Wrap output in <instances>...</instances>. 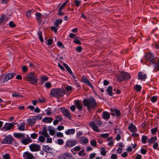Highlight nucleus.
Wrapping results in <instances>:
<instances>
[{
    "mask_svg": "<svg viewBox=\"0 0 159 159\" xmlns=\"http://www.w3.org/2000/svg\"><path fill=\"white\" fill-rule=\"evenodd\" d=\"M47 44L48 45H51L52 43L53 40L51 39H49L47 40Z\"/></svg>",
    "mask_w": 159,
    "mask_h": 159,
    "instance_id": "338daca9",
    "label": "nucleus"
},
{
    "mask_svg": "<svg viewBox=\"0 0 159 159\" xmlns=\"http://www.w3.org/2000/svg\"><path fill=\"white\" fill-rule=\"evenodd\" d=\"M56 27L55 26H52L51 27V29L53 31H54V32L55 33H57V29L56 28Z\"/></svg>",
    "mask_w": 159,
    "mask_h": 159,
    "instance_id": "e2e57ef3",
    "label": "nucleus"
},
{
    "mask_svg": "<svg viewBox=\"0 0 159 159\" xmlns=\"http://www.w3.org/2000/svg\"><path fill=\"white\" fill-rule=\"evenodd\" d=\"M5 19V15L4 14L1 15V17H0V25L2 24L3 20Z\"/></svg>",
    "mask_w": 159,
    "mask_h": 159,
    "instance_id": "8fccbe9b",
    "label": "nucleus"
},
{
    "mask_svg": "<svg viewBox=\"0 0 159 159\" xmlns=\"http://www.w3.org/2000/svg\"><path fill=\"white\" fill-rule=\"evenodd\" d=\"M55 118H56V119L58 121V122L61 121L63 120L62 118L60 116H56Z\"/></svg>",
    "mask_w": 159,
    "mask_h": 159,
    "instance_id": "5fc2aeb1",
    "label": "nucleus"
},
{
    "mask_svg": "<svg viewBox=\"0 0 159 159\" xmlns=\"http://www.w3.org/2000/svg\"><path fill=\"white\" fill-rule=\"evenodd\" d=\"M65 91L63 89H53L51 90L50 95L53 97L58 98L63 96L65 94Z\"/></svg>",
    "mask_w": 159,
    "mask_h": 159,
    "instance_id": "f257e3e1",
    "label": "nucleus"
},
{
    "mask_svg": "<svg viewBox=\"0 0 159 159\" xmlns=\"http://www.w3.org/2000/svg\"><path fill=\"white\" fill-rule=\"evenodd\" d=\"M75 132V130L74 129H68L65 132L66 135H71L74 134Z\"/></svg>",
    "mask_w": 159,
    "mask_h": 159,
    "instance_id": "412c9836",
    "label": "nucleus"
},
{
    "mask_svg": "<svg viewBox=\"0 0 159 159\" xmlns=\"http://www.w3.org/2000/svg\"><path fill=\"white\" fill-rule=\"evenodd\" d=\"M3 158L4 159H10V156L9 154L6 153L2 155Z\"/></svg>",
    "mask_w": 159,
    "mask_h": 159,
    "instance_id": "c03bdc74",
    "label": "nucleus"
},
{
    "mask_svg": "<svg viewBox=\"0 0 159 159\" xmlns=\"http://www.w3.org/2000/svg\"><path fill=\"white\" fill-rule=\"evenodd\" d=\"M101 136L102 138H106L108 137L109 136V134L107 133L102 134H101Z\"/></svg>",
    "mask_w": 159,
    "mask_h": 159,
    "instance_id": "3c124183",
    "label": "nucleus"
},
{
    "mask_svg": "<svg viewBox=\"0 0 159 159\" xmlns=\"http://www.w3.org/2000/svg\"><path fill=\"white\" fill-rule=\"evenodd\" d=\"M105 150L106 149L105 148H101V154L103 156H105L106 155V152Z\"/></svg>",
    "mask_w": 159,
    "mask_h": 159,
    "instance_id": "473e14b6",
    "label": "nucleus"
},
{
    "mask_svg": "<svg viewBox=\"0 0 159 159\" xmlns=\"http://www.w3.org/2000/svg\"><path fill=\"white\" fill-rule=\"evenodd\" d=\"M74 2L76 6L77 7H79L81 5V2L80 1L75 0Z\"/></svg>",
    "mask_w": 159,
    "mask_h": 159,
    "instance_id": "58836bf2",
    "label": "nucleus"
},
{
    "mask_svg": "<svg viewBox=\"0 0 159 159\" xmlns=\"http://www.w3.org/2000/svg\"><path fill=\"white\" fill-rule=\"evenodd\" d=\"M128 129L132 132H136L137 129L136 126L132 123H131L128 127Z\"/></svg>",
    "mask_w": 159,
    "mask_h": 159,
    "instance_id": "2eb2a0df",
    "label": "nucleus"
},
{
    "mask_svg": "<svg viewBox=\"0 0 159 159\" xmlns=\"http://www.w3.org/2000/svg\"><path fill=\"white\" fill-rule=\"evenodd\" d=\"M81 149L80 147L79 146H76L74 147L73 149H71V151L73 152V151L76 152H78Z\"/></svg>",
    "mask_w": 159,
    "mask_h": 159,
    "instance_id": "a19ab883",
    "label": "nucleus"
},
{
    "mask_svg": "<svg viewBox=\"0 0 159 159\" xmlns=\"http://www.w3.org/2000/svg\"><path fill=\"white\" fill-rule=\"evenodd\" d=\"M89 126L92 127L93 130L96 132H99V130L98 129V127L95 123L94 121L92 122L89 124Z\"/></svg>",
    "mask_w": 159,
    "mask_h": 159,
    "instance_id": "dca6fc26",
    "label": "nucleus"
},
{
    "mask_svg": "<svg viewBox=\"0 0 159 159\" xmlns=\"http://www.w3.org/2000/svg\"><path fill=\"white\" fill-rule=\"evenodd\" d=\"M52 109L50 108H48L45 111L46 112V114L48 115H51L52 114Z\"/></svg>",
    "mask_w": 159,
    "mask_h": 159,
    "instance_id": "a18cd8bd",
    "label": "nucleus"
},
{
    "mask_svg": "<svg viewBox=\"0 0 159 159\" xmlns=\"http://www.w3.org/2000/svg\"><path fill=\"white\" fill-rule=\"evenodd\" d=\"M33 11V10H30L29 11H27L26 12V16L29 18V17H30L31 16L30 15L31 13Z\"/></svg>",
    "mask_w": 159,
    "mask_h": 159,
    "instance_id": "4c0bfd02",
    "label": "nucleus"
},
{
    "mask_svg": "<svg viewBox=\"0 0 159 159\" xmlns=\"http://www.w3.org/2000/svg\"><path fill=\"white\" fill-rule=\"evenodd\" d=\"M61 111L63 114L66 117L70 118H71V115L70 112L66 109L61 107Z\"/></svg>",
    "mask_w": 159,
    "mask_h": 159,
    "instance_id": "9b49d317",
    "label": "nucleus"
},
{
    "mask_svg": "<svg viewBox=\"0 0 159 159\" xmlns=\"http://www.w3.org/2000/svg\"><path fill=\"white\" fill-rule=\"evenodd\" d=\"M158 129L157 128H154L152 129H151V132L152 134H154L156 133Z\"/></svg>",
    "mask_w": 159,
    "mask_h": 159,
    "instance_id": "09e8293b",
    "label": "nucleus"
},
{
    "mask_svg": "<svg viewBox=\"0 0 159 159\" xmlns=\"http://www.w3.org/2000/svg\"><path fill=\"white\" fill-rule=\"evenodd\" d=\"M112 111L114 112L117 116H120L121 114L120 111L117 109H114Z\"/></svg>",
    "mask_w": 159,
    "mask_h": 159,
    "instance_id": "f704fd0d",
    "label": "nucleus"
},
{
    "mask_svg": "<svg viewBox=\"0 0 159 159\" xmlns=\"http://www.w3.org/2000/svg\"><path fill=\"white\" fill-rule=\"evenodd\" d=\"M85 84H87L90 86L91 88H93L92 84L88 80L86 81V83H85Z\"/></svg>",
    "mask_w": 159,
    "mask_h": 159,
    "instance_id": "0e129e2a",
    "label": "nucleus"
},
{
    "mask_svg": "<svg viewBox=\"0 0 159 159\" xmlns=\"http://www.w3.org/2000/svg\"><path fill=\"white\" fill-rule=\"evenodd\" d=\"M82 48L80 46H78L77 47L76 50L78 52H80L82 51Z\"/></svg>",
    "mask_w": 159,
    "mask_h": 159,
    "instance_id": "13d9d810",
    "label": "nucleus"
},
{
    "mask_svg": "<svg viewBox=\"0 0 159 159\" xmlns=\"http://www.w3.org/2000/svg\"><path fill=\"white\" fill-rule=\"evenodd\" d=\"M157 97L156 96H153L151 98V101L153 102H155L156 101L157 99Z\"/></svg>",
    "mask_w": 159,
    "mask_h": 159,
    "instance_id": "6e6d98bb",
    "label": "nucleus"
},
{
    "mask_svg": "<svg viewBox=\"0 0 159 159\" xmlns=\"http://www.w3.org/2000/svg\"><path fill=\"white\" fill-rule=\"evenodd\" d=\"M61 10H58V13L57 14L58 15L60 16H63L65 15V13L62 12L61 11Z\"/></svg>",
    "mask_w": 159,
    "mask_h": 159,
    "instance_id": "680f3d73",
    "label": "nucleus"
},
{
    "mask_svg": "<svg viewBox=\"0 0 159 159\" xmlns=\"http://www.w3.org/2000/svg\"><path fill=\"white\" fill-rule=\"evenodd\" d=\"M50 148L48 146L46 145H43V149L45 151V152H47L48 151Z\"/></svg>",
    "mask_w": 159,
    "mask_h": 159,
    "instance_id": "de8ad7c7",
    "label": "nucleus"
},
{
    "mask_svg": "<svg viewBox=\"0 0 159 159\" xmlns=\"http://www.w3.org/2000/svg\"><path fill=\"white\" fill-rule=\"evenodd\" d=\"M45 86L47 89H49L51 87V84L50 82H46L45 84Z\"/></svg>",
    "mask_w": 159,
    "mask_h": 159,
    "instance_id": "864d4df0",
    "label": "nucleus"
},
{
    "mask_svg": "<svg viewBox=\"0 0 159 159\" xmlns=\"http://www.w3.org/2000/svg\"><path fill=\"white\" fill-rule=\"evenodd\" d=\"M83 102L84 106L89 105L93 109H95L97 106L96 100L93 97H90L88 99H84Z\"/></svg>",
    "mask_w": 159,
    "mask_h": 159,
    "instance_id": "7ed1b4c3",
    "label": "nucleus"
},
{
    "mask_svg": "<svg viewBox=\"0 0 159 159\" xmlns=\"http://www.w3.org/2000/svg\"><path fill=\"white\" fill-rule=\"evenodd\" d=\"M76 144V142L75 140L72 141L70 140L67 141L66 143L65 148H67L69 147H72L75 145Z\"/></svg>",
    "mask_w": 159,
    "mask_h": 159,
    "instance_id": "1a4fd4ad",
    "label": "nucleus"
},
{
    "mask_svg": "<svg viewBox=\"0 0 159 159\" xmlns=\"http://www.w3.org/2000/svg\"><path fill=\"white\" fill-rule=\"evenodd\" d=\"M48 79V77L47 76H41V80L42 82V83H43L45 81H47Z\"/></svg>",
    "mask_w": 159,
    "mask_h": 159,
    "instance_id": "37998d69",
    "label": "nucleus"
},
{
    "mask_svg": "<svg viewBox=\"0 0 159 159\" xmlns=\"http://www.w3.org/2000/svg\"><path fill=\"white\" fill-rule=\"evenodd\" d=\"M154 64L155 70L156 71L159 70V61L157 62L155 61V63Z\"/></svg>",
    "mask_w": 159,
    "mask_h": 159,
    "instance_id": "7c9ffc66",
    "label": "nucleus"
},
{
    "mask_svg": "<svg viewBox=\"0 0 159 159\" xmlns=\"http://www.w3.org/2000/svg\"><path fill=\"white\" fill-rule=\"evenodd\" d=\"M57 45L58 46L62 47V48H64V46L63 45L62 42L60 41H58L57 43Z\"/></svg>",
    "mask_w": 159,
    "mask_h": 159,
    "instance_id": "69168bd1",
    "label": "nucleus"
},
{
    "mask_svg": "<svg viewBox=\"0 0 159 159\" xmlns=\"http://www.w3.org/2000/svg\"><path fill=\"white\" fill-rule=\"evenodd\" d=\"M9 26L12 28L15 27L16 26V25L14 24L13 21H10L9 23Z\"/></svg>",
    "mask_w": 159,
    "mask_h": 159,
    "instance_id": "4d7b16f0",
    "label": "nucleus"
},
{
    "mask_svg": "<svg viewBox=\"0 0 159 159\" xmlns=\"http://www.w3.org/2000/svg\"><path fill=\"white\" fill-rule=\"evenodd\" d=\"M61 157V158L63 159H70L71 158L72 156L70 153H66L62 154Z\"/></svg>",
    "mask_w": 159,
    "mask_h": 159,
    "instance_id": "a211bd4d",
    "label": "nucleus"
},
{
    "mask_svg": "<svg viewBox=\"0 0 159 159\" xmlns=\"http://www.w3.org/2000/svg\"><path fill=\"white\" fill-rule=\"evenodd\" d=\"M145 57L147 61H150V64L151 63L152 64H154L155 63L156 58L150 52L147 53L145 55Z\"/></svg>",
    "mask_w": 159,
    "mask_h": 159,
    "instance_id": "0eeeda50",
    "label": "nucleus"
},
{
    "mask_svg": "<svg viewBox=\"0 0 159 159\" xmlns=\"http://www.w3.org/2000/svg\"><path fill=\"white\" fill-rule=\"evenodd\" d=\"M63 66L65 67L66 69L67 70L70 74H72V71L70 67L66 63H63Z\"/></svg>",
    "mask_w": 159,
    "mask_h": 159,
    "instance_id": "c85d7f7f",
    "label": "nucleus"
},
{
    "mask_svg": "<svg viewBox=\"0 0 159 159\" xmlns=\"http://www.w3.org/2000/svg\"><path fill=\"white\" fill-rule=\"evenodd\" d=\"M14 136L18 139L25 138V134H24L21 133H14L13 134Z\"/></svg>",
    "mask_w": 159,
    "mask_h": 159,
    "instance_id": "6ab92c4d",
    "label": "nucleus"
},
{
    "mask_svg": "<svg viewBox=\"0 0 159 159\" xmlns=\"http://www.w3.org/2000/svg\"><path fill=\"white\" fill-rule=\"evenodd\" d=\"M38 140L40 142H41L42 143H43L45 140V138L44 137V136H40L39 137Z\"/></svg>",
    "mask_w": 159,
    "mask_h": 159,
    "instance_id": "49530a36",
    "label": "nucleus"
},
{
    "mask_svg": "<svg viewBox=\"0 0 159 159\" xmlns=\"http://www.w3.org/2000/svg\"><path fill=\"white\" fill-rule=\"evenodd\" d=\"M62 20L61 19H58L56 20L54 22V25L56 27H58L59 24L62 23Z\"/></svg>",
    "mask_w": 159,
    "mask_h": 159,
    "instance_id": "a878e982",
    "label": "nucleus"
},
{
    "mask_svg": "<svg viewBox=\"0 0 159 159\" xmlns=\"http://www.w3.org/2000/svg\"><path fill=\"white\" fill-rule=\"evenodd\" d=\"M15 124L14 122L6 123L4 126L1 128V130L4 131L10 130L13 128Z\"/></svg>",
    "mask_w": 159,
    "mask_h": 159,
    "instance_id": "423d86ee",
    "label": "nucleus"
},
{
    "mask_svg": "<svg viewBox=\"0 0 159 159\" xmlns=\"http://www.w3.org/2000/svg\"><path fill=\"white\" fill-rule=\"evenodd\" d=\"M146 75L144 74V75L142 74V73L141 72H139L138 76V78L140 80L145 79L146 78Z\"/></svg>",
    "mask_w": 159,
    "mask_h": 159,
    "instance_id": "393cba45",
    "label": "nucleus"
},
{
    "mask_svg": "<svg viewBox=\"0 0 159 159\" xmlns=\"http://www.w3.org/2000/svg\"><path fill=\"white\" fill-rule=\"evenodd\" d=\"M16 75V74L14 73H8L4 76L3 82H6L12 79Z\"/></svg>",
    "mask_w": 159,
    "mask_h": 159,
    "instance_id": "9d476101",
    "label": "nucleus"
},
{
    "mask_svg": "<svg viewBox=\"0 0 159 159\" xmlns=\"http://www.w3.org/2000/svg\"><path fill=\"white\" fill-rule=\"evenodd\" d=\"M42 32L41 31H39L38 32V34L39 35V38L41 42H43V36L42 35Z\"/></svg>",
    "mask_w": 159,
    "mask_h": 159,
    "instance_id": "c9c22d12",
    "label": "nucleus"
},
{
    "mask_svg": "<svg viewBox=\"0 0 159 159\" xmlns=\"http://www.w3.org/2000/svg\"><path fill=\"white\" fill-rule=\"evenodd\" d=\"M130 79V75L128 73L124 72H120L117 77V80L120 82H122L124 80H126Z\"/></svg>",
    "mask_w": 159,
    "mask_h": 159,
    "instance_id": "20e7f679",
    "label": "nucleus"
},
{
    "mask_svg": "<svg viewBox=\"0 0 159 159\" xmlns=\"http://www.w3.org/2000/svg\"><path fill=\"white\" fill-rule=\"evenodd\" d=\"M90 144L94 147H96L97 142L95 139H93L91 140Z\"/></svg>",
    "mask_w": 159,
    "mask_h": 159,
    "instance_id": "2f4dec72",
    "label": "nucleus"
},
{
    "mask_svg": "<svg viewBox=\"0 0 159 159\" xmlns=\"http://www.w3.org/2000/svg\"><path fill=\"white\" fill-rule=\"evenodd\" d=\"M76 108L80 111H81L83 108L82 105L81 104V102L79 100H77L75 102Z\"/></svg>",
    "mask_w": 159,
    "mask_h": 159,
    "instance_id": "ddd939ff",
    "label": "nucleus"
},
{
    "mask_svg": "<svg viewBox=\"0 0 159 159\" xmlns=\"http://www.w3.org/2000/svg\"><path fill=\"white\" fill-rule=\"evenodd\" d=\"M27 121L30 124H35L36 120L34 116L32 118L28 119Z\"/></svg>",
    "mask_w": 159,
    "mask_h": 159,
    "instance_id": "cd10ccee",
    "label": "nucleus"
},
{
    "mask_svg": "<svg viewBox=\"0 0 159 159\" xmlns=\"http://www.w3.org/2000/svg\"><path fill=\"white\" fill-rule=\"evenodd\" d=\"M141 87L139 85L136 84L134 87V89L138 92L140 91L141 89Z\"/></svg>",
    "mask_w": 159,
    "mask_h": 159,
    "instance_id": "e433bc0d",
    "label": "nucleus"
},
{
    "mask_svg": "<svg viewBox=\"0 0 159 159\" xmlns=\"http://www.w3.org/2000/svg\"><path fill=\"white\" fill-rule=\"evenodd\" d=\"M73 43H75L80 45L81 44V42L78 39H75L73 41Z\"/></svg>",
    "mask_w": 159,
    "mask_h": 159,
    "instance_id": "bf43d9fd",
    "label": "nucleus"
},
{
    "mask_svg": "<svg viewBox=\"0 0 159 159\" xmlns=\"http://www.w3.org/2000/svg\"><path fill=\"white\" fill-rule=\"evenodd\" d=\"M147 138L146 136L143 135L142 136V138L141 139V140L142 142L143 143H145L146 142V141L147 140Z\"/></svg>",
    "mask_w": 159,
    "mask_h": 159,
    "instance_id": "ea45409f",
    "label": "nucleus"
},
{
    "mask_svg": "<svg viewBox=\"0 0 159 159\" xmlns=\"http://www.w3.org/2000/svg\"><path fill=\"white\" fill-rule=\"evenodd\" d=\"M24 80L29 81L31 84H35L37 83L38 78L36 74L33 72H31L24 78Z\"/></svg>",
    "mask_w": 159,
    "mask_h": 159,
    "instance_id": "f03ea898",
    "label": "nucleus"
},
{
    "mask_svg": "<svg viewBox=\"0 0 159 159\" xmlns=\"http://www.w3.org/2000/svg\"><path fill=\"white\" fill-rule=\"evenodd\" d=\"M157 140V138L156 136L151 137L150 139L148 140V142H149L148 144L151 145V144L155 142Z\"/></svg>",
    "mask_w": 159,
    "mask_h": 159,
    "instance_id": "4be33fe9",
    "label": "nucleus"
},
{
    "mask_svg": "<svg viewBox=\"0 0 159 159\" xmlns=\"http://www.w3.org/2000/svg\"><path fill=\"white\" fill-rule=\"evenodd\" d=\"M27 139H23L21 140V142L24 145H27L29 143L32 142V140L29 137L28 135H27Z\"/></svg>",
    "mask_w": 159,
    "mask_h": 159,
    "instance_id": "f3484780",
    "label": "nucleus"
},
{
    "mask_svg": "<svg viewBox=\"0 0 159 159\" xmlns=\"http://www.w3.org/2000/svg\"><path fill=\"white\" fill-rule=\"evenodd\" d=\"M48 129H49V131L50 134L51 135H53L55 134V131L54 130L50 129L52 128L51 126H48Z\"/></svg>",
    "mask_w": 159,
    "mask_h": 159,
    "instance_id": "79ce46f5",
    "label": "nucleus"
},
{
    "mask_svg": "<svg viewBox=\"0 0 159 159\" xmlns=\"http://www.w3.org/2000/svg\"><path fill=\"white\" fill-rule=\"evenodd\" d=\"M18 129L20 130H25V124L24 123H22L21 124H20L18 126Z\"/></svg>",
    "mask_w": 159,
    "mask_h": 159,
    "instance_id": "c756f323",
    "label": "nucleus"
},
{
    "mask_svg": "<svg viewBox=\"0 0 159 159\" xmlns=\"http://www.w3.org/2000/svg\"><path fill=\"white\" fill-rule=\"evenodd\" d=\"M107 91L108 92V94L110 96H112L113 95L112 93V87L111 86H109L107 89Z\"/></svg>",
    "mask_w": 159,
    "mask_h": 159,
    "instance_id": "bb28decb",
    "label": "nucleus"
},
{
    "mask_svg": "<svg viewBox=\"0 0 159 159\" xmlns=\"http://www.w3.org/2000/svg\"><path fill=\"white\" fill-rule=\"evenodd\" d=\"M36 16V20H37L39 24H40L41 22V14L40 13L37 12L35 14Z\"/></svg>",
    "mask_w": 159,
    "mask_h": 159,
    "instance_id": "b1692460",
    "label": "nucleus"
},
{
    "mask_svg": "<svg viewBox=\"0 0 159 159\" xmlns=\"http://www.w3.org/2000/svg\"><path fill=\"white\" fill-rule=\"evenodd\" d=\"M15 142V140L11 135H8L5 137L1 142L2 144H13Z\"/></svg>",
    "mask_w": 159,
    "mask_h": 159,
    "instance_id": "39448f33",
    "label": "nucleus"
},
{
    "mask_svg": "<svg viewBox=\"0 0 159 159\" xmlns=\"http://www.w3.org/2000/svg\"><path fill=\"white\" fill-rule=\"evenodd\" d=\"M38 136V134L35 133H32L31 134V137L33 139H35Z\"/></svg>",
    "mask_w": 159,
    "mask_h": 159,
    "instance_id": "603ef678",
    "label": "nucleus"
},
{
    "mask_svg": "<svg viewBox=\"0 0 159 159\" xmlns=\"http://www.w3.org/2000/svg\"><path fill=\"white\" fill-rule=\"evenodd\" d=\"M53 120V119L51 117H46L43 119L42 121L43 122L50 123Z\"/></svg>",
    "mask_w": 159,
    "mask_h": 159,
    "instance_id": "5701e85b",
    "label": "nucleus"
},
{
    "mask_svg": "<svg viewBox=\"0 0 159 159\" xmlns=\"http://www.w3.org/2000/svg\"><path fill=\"white\" fill-rule=\"evenodd\" d=\"M84 150L82 149L81 151H80L79 152V155L81 156L82 155H84L85 154V153H83L84 152Z\"/></svg>",
    "mask_w": 159,
    "mask_h": 159,
    "instance_id": "774afa93",
    "label": "nucleus"
},
{
    "mask_svg": "<svg viewBox=\"0 0 159 159\" xmlns=\"http://www.w3.org/2000/svg\"><path fill=\"white\" fill-rule=\"evenodd\" d=\"M39 133L44 137L46 138H48L49 137V134L47 132V130L46 129V126H44L42 129V130L41 131H39Z\"/></svg>",
    "mask_w": 159,
    "mask_h": 159,
    "instance_id": "f8f14e48",
    "label": "nucleus"
},
{
    "mask_svg": "<svg viewBox=\"0 0 159 159\" xmlns=\"http://www.w3.org/2000/svg\"><path fill=\"white\" fill-rule=\"evenodd\" d=\"M29 148L31 151L32 152H37L40 149V146L39 145L35 143H33L30 145Z\"/></svg>",
    "mask_w": 159,
    "mask_h": 159,
    "instance_id": "6e6552de",
    "label": "nucleus"
},
{
    "mask_svg": "<svg viewBox=\"0 0 159 159\" xmlns=\"http://www.w3.org/2000/svg\"><path fill=\"white\" fill-rule=\"evenodd\" d=\"M23 156L25 159H33L34 156L33 155L28 152L24 153Z\"/></svg>",
    "mask_w": 159,
    "mask_h": 159,
    "instance_id": "4468645a",
    "label": "nucleus"
},
{
    "mask_svg": "<svg viewBox=\"0 0 159 159\" xmlns=\"http://www.w3.org/2000/svg\"><path fill=\"white\" fill-rule=\"evenodd\" d=\"M102 117L105 120H108L110 117V114L106 111H104L102 113Z\"/></svg>",
    "mask_w": 159,
    "mask_h": 159,
    "instance_id": "aec40b11",
    "label": "nucleus"
},
{
    "mask_svg": "<svg viewBox=\"0 0 159 159\" xmlns=\"http://www.w3.org/2000/svg\"><path fill=\"white\" fill-rule=\"evenodd\" d=\"M64 143V141L62 139H57V143L59 145L62 144Z\"/></svg>",
    "mask_w": 159,
    "mask_h": 159,
    "instance_id": "052dcab7",
    "label": "nucleus"
},
{
    "mask_svg": "<svg viewBox=\"0 0 159 159\" xmlns=\"http://www.w3.org/2000/svg\"><path fill=\"white\" fill-rule=\"evenodd\" d=\"M114 132L117 134L121 135L122 132L120 129H119L116 128L114 129Z\"/></svg>",
    "mask_w": 159,
    "mask_h": 159,
    "instance_id": "72a5a7b5",
    "label": "nucleus"
}]
</instances>
